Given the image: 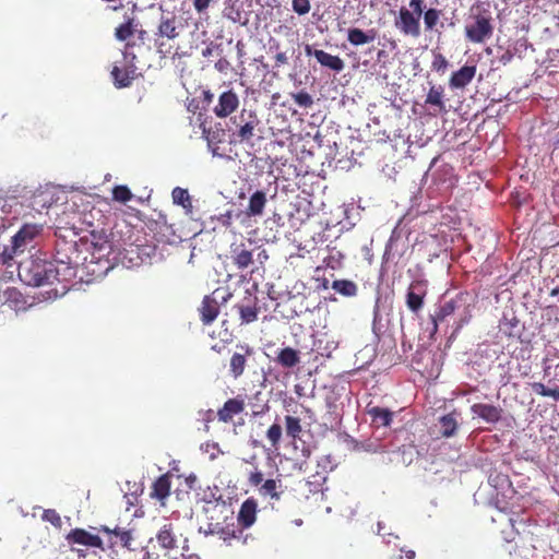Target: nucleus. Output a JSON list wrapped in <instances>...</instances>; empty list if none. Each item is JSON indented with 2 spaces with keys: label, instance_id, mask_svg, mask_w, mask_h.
Wrapping results in <instances>:
<instances>
[{
  "label": "nucleus",
  "instance_id": "1",
  "mask_svg": "<svg viewBox=\"0 0 559 559\" xmlns=\"http://www.w3.org/2000/svg\"><path fill=\"white\" fill-rule=\"evenodd\" d=\"M19 276L31 286L60 285V288L55 287L51 289L56 296L64 295L70 287L67 281L60 280L58 265L47 260L37 259L21 263Z\"/></svg>",
  "mask_w": 559,
  "mask_h": 559
},
{
  "label": "nucleus",
  "instance_id": "2",
  "mask_svg": "<svg viewBox=\"0 0 559 559\" xmlns=\"http://www.w3.org/2000/svg\"><path fill=\"white\" fill-rule=\"evenodd\" d=\"M473 304L467 293H459L453 298L444 300L430 319L433 324V332L438 331V325L453 318V334L459 333L461 329L468 324L473 318Z\"/></svg>",
  "mask_w": 559,
  "mask_h": 559
},
{
  "label": "nucleus",
  "instance_id": "3",
  "mask_svg": "<svg viewBox=\"0 0 559 559\" xmlns=\"http://www.w3.org/2000/svg\"><path fill=\"white\" fill-rule=\"evenodd\" d=\"M55 255L51 262L58 265L60 280L70 282L76 276V267L80 264V251L76 240H67L64 236L56 231Z\"/></svg>",
  "mask_w": 559,
  "mask_h": 559
},
{
  "label": "nucleus",
  "instance_id": "4",
  "mask_svg": "<svg viewBox=\"0 0 559 559\" xmlns=\"http://www.w3.org/2000/svg\"><path fill=\"white\" fill-rule=\"evenodd\" d=\"M197 503L201 504V510L209 521L221 519L233 520L230 504L222 495L217 496L216 491H198Z\"/></svg>",
  "mask_w": 559,
  "mask_h": 559
},
{
  "label": "nucleus",
  "instance_id": "5",
  "mask_svg": "<svg viewBox=\"0 0 559 559\" xmlns=\"http://www.w3.org/2000/svg\"><path fill=\"white\" fill-rule=\"evenodd\" d=\"M197 484V477L193 473L181 472L179 467H171L166 474L159 476L153 484L152 489H192Z\"/></svg>",
  "mask_w": 559,
  "mask_h": 559
},
{
  "label": "nucleus",
  "instance_id": "6",
  "mask_svg": "<svg viewBox=\"0 0 559 559\" xmlns=\"http://www.w3.org/2000/svg\"><path fill=\"white\" fill-rule=\"evenodd\" d=\"M493 33L491 17L486 14H477L474 22L465 26L466 38L475 44L484 43Z\"/></svg>",
  "mask_w": 559,
  "mask_h": 559
},
{
  "label": "nucleus",
  "instance_id": "7",
  "mask_svg": "<svg viewBox=\"0 0 559 559\" xmlns=\"http://www.w3.org/2000/svg\"><path fill=\"white\" fill-rule=\"evenodd\" d=\"M206 534L217 535L226 543L234 539L240 540L243 537V528L234 522L227 523V520H212L207 523Z\"/></svg>",
  "mask_w": 559,
  "mask_h": 559
},
{
  "label": "nucleus",
  "instance_id": "8",
  "mask_svg": "<svg viewBox=\"0 0 559 559\" xmlns=\"http://www.w3.org/2000/svg\"><path fill=\"white\" fill-rule=\"evenodd\" d=\"M237 132L236 136L241 143H249L254 136V130L259 126L260 120L254 111L243 109L239 116L234 118Z\"/></svg>",
  "mask_w": 559,
  "mask_h": 559
},
{
  "label": "nucleus",
  "instance_id": "9",
  "mask_svg": "<svg viewBox=\"0 0 559 559\" xmlns=\"http://www.w3.org/2000/svg\"><path fill=\"white\" fill-rule=\"evenodd\" d=\"M394 25L404 36L418 38L421 35L420 17L411 13V10L405 7H402L399 10V15L394 21Z\"/></svg>",
  "mask_w": 559,
  "mask_h": 559
},
{
  "label": "nucleus",
  "instance_id": "10",
  "mask_svg": "<svg viewBox=\"0 0 559 559\" xmlns=\"http://www.w3.org/2000/svg\"><path fill=\"white\" fill-rule=\"evenodd\" d=\"M43 231V226L38 224H25L12 237V248L10 257L23 253L26 246L29 245Z\"/></svg>",
  "mask_w": 559,
  "mask_h": 559
},
{
  "label": "nucleus",
  "instance_id": "11",
  "mask_svg": "<svg viewBox=\"0 0 559 559\" xmlns=\"http://www.w3.org/2000/svg\"><path fill=\"white\" fill-rule=\"evenodd\" d=\"M66 539L70 545H81L105 552L103 539L98 535L92 534L84 528L71 530L66 536Z\"/></svg>",
  "mask_w": 559,
  "mask_h": 559
},
{
  "label": "nucleus",
  "instance_id": "12",
  "mask_svg": "<svg viewBox=\"0 0 559 559\" xmlns=\"http://www.w3.org/2000/svg\"><path fill=\"white\" fill-rule=\"evenodd\" d=\"M239 103V97L235 91H225L218 96V102L213 108V112L217 118H226L237 110Z\"/></svg>",
  "mask_w": 559,
  "mask_h": 559
},
{
  "label": "nucleus",
  "instance_id": "13",
  "mask_svg": "<svg viewBox=\"0 0 559 559\" xmlns=\"http://www.w3.org/2000/svg\"><path fill=\"white\" fill-rule=\"evenodd\" d=\"M246 409V402L242 395L228 399L217 411V418L224 424L233 421L234 417L240 415Z\"/></svg>",
  "mask_w": 559,
  "mask_h": 559
},
{
  "label": "nucleus",
  "instance_id": "14",
  "mask_svg": "<svg viewBox=\"0 0 559 559\" xmlns=\"http://www.w3.org/2000/svg\"><path fill=\"white\" fill-rule=\"evenodd\" d=\"M238 347L241 352H235L229 361V374L234 379H238L243 374L247 366V358L254 353L253 348L247 344L239 345Z\"/></svg>",
  "mask_w": 559,
  "mask_h": 559
},
{
  "label": "nucleus",
  "instance_id": "15",
  "mask_svg": "<svg viewBox=\"0 0 559 559\" xmlns=\"http://www.w3.org/2000/svg\"><path fill=\"white\" fill-rule=\"evenodd\" d=\"M230 259L238 270L242 271L253 263V251L245 242L231 243Z\"/></svg>",
  "mask_w": 559,
  "mask_h": 559
},
{
  "label": "nucleus",
  "instance_id": "16",
  "mask_svg": "<svg viewBox=\"0 0 559 559\" xmlns=\"http://www.w3.org/2000/svg\"><path fill=\"white\" fill-rule=\"evenodd\" d=\"M426 294L423 282L416 281L409 285L406 294V305L412 312L417 313L423 308Z\"/></svg>",
  "mask_w": 559,
  "mask_h": 559
},
{
  "label": "nucleus",
  "instance_id": "17",
  "mask_svg": "<svg viewBox=\"0 0 559 559\" xmlns=\"http://www.w3.org/2000/svg\"><path fill=\"white\" fill-rule=\"evenodd\" d=\"M476 66L465 64L457 71H454L449 79V85L452 90L465 88L474 79L476 74Z\"/></svg>",
  "mask_w": 559,
  "mask_h": 559
},
{
  "label": "nucleus",
  "instance_id": "18",
  "mask_svg": "<svg viewBox=\"0 0 559 559\" xmlns=\"http://www.w3.org/2000/svg\"><path fill=\"white\" fill-rule=\"evenodd\" d=\"M258 503L253 498L245 500L238 513V524L245 530L253 525L257 520Z\"/></svg>",
  "mask_w": 559,
  "mask_h": 559
},
{
  "label": "nucleus",
  "instance_id": "19",
  "mask_svg": "<svg viewBox=\"0 0 559 559\" xmlns=\"http://www.w3.org/2000/svg\"><path fill=\"white\" fill-rule=\"evenodd\" d=\"M199 313L203 324H211L219 313V304L212 296H205L199 308Z\"/></svg>",
  "mask_w": 559,
  "mask_h": 559
},
{
  "label": "nucleus",
  "instance_id": "20",
  "mask_svg": "<svg viewBox=\"0 0 559 559\" xmlns=\"http://www.w3.org/2000/svg\"><path fill=\"white\" fill-rule=\"evenodd\" d=\"M367 414L370 416L371 425L374 427H389L393 420V412L388 408L367 405Z\"/></svg>",
  "mask_w": 559,
  "mask_h": 559
},
{
  "label": "nucleus",
  "instance_id": "21",
  "mask_svg": "<svg viewBox=\"0 0 559 559\" xmlns=\"http://www.w3.org/2000/svg\"><path fill=\"white\" fill-rule=\"evenodd\" d=\"M156 540L160 548L171 550L177 548V536L171 523L164 524L156 534Z\"/></svg>",
  "mask_w": 559,
  "mask_h": 559
},
{
  "label": "nucleus",
  "instance_id": "22",
  "mask_svg": "<svg viewBox=\"0 0 559 559\" xmlns=\"http://www.w3.org/2000/svg\"><path fill=\"white\" fill-rule=\"evenodd\" d=\"M471 411L490 424H496L501 419V409L495 405L477 403L471 407Z\"/></svg>",
  "mask_w": 559,
  "mask_h": 559
},
{
  "label": "nucleus",
  "instance_id": "23",
  "mask_svg": "<svg viewBox=\"0 0 559 559\" xmlns=\"http://www.w3.org/2000/svg\"><path fill=\"white\" fill-rule=\"evenodd\" d=\"M313 56L322 67L329 68L335 72H341L345 67L344 61L338 56L330 55L324 50L316 49Z\"/></svg>",
  "mask_w": 559,
  "mask_h": 559
},
{
  "label": "nucleus",
  "instance_id": "24",
  "mask_svg": "<svg viewBox=\"0 0 559 559\" xmlns=\"http://www.w3.org/2000/svg\"><path fill=\"white\" fill-rule=\"evenodd\" d=\"M266 194L263 191L257 190L249 199V203L246 210L248 216H260L263 214L266 204Z\"/></svg>",
  "mask_w": 559,
  "mask_h": 559
},
{
  "label": "nucleus",
  "instance_id": "25",
  "mask_svg": "<svg viewBox=\"0 0 559 559\" xmlns=\"http://www.w3.org/2000/svg\"><path fill=\"white\" fill-rule=\"evenodd\" d=\"M275 361L283 368H294L300 362V355L297 349L285 347L278 352Z\"/></svg>",
  "mask_w": 559,
  "mask_h": 559
},
{
  "label": "nucleus",
  "instance_id": "26",
  "mask_svg": "<svg viewBox=\"0 0 559 559\" xmlns=\"http://www.w3.org/2000/svg\"><path fill=\"white\" fill-rule=\"evenodd\" d=\"M376 35H377V33L373 28L369 29L367 32H364L360 28L354 27V28L348 29L347 40L353 46H361V45L369 44V43L373 41L376 38Z\"/></svg>",
  "mask_w": 559,
  "mask_h": 559
},
{
  "label": "nucleus",
  "instance_id": "27",
  "mask_svg": "<svg viewBox=\"0 0 559 559\" xmlns=\"http://www.w3.org/2000/svg\"><path fill=\"white\" fill-rule=\"evenodd\" d=\"M171 198L173 202L176 205L182 206L185 210V213L187 215H192L193 213V205H192V198L189 194L187 189L176 187L171 191Z\"/></svg>",
  "mask_w": 559,
  "mask_h": 559
},
{
  "label": "nucleus",
  "instance_id": "28",
  "mask_svg": "<svg viewBox=\"0 0 559 559\" xmlns=\"http://www.w3.org/2000/svg\"><path fill=\"white\" fill-rule=\"evenodd\" d=\"M439 424L442 437H453L459 428L457 414L455 412H451L441 416L439 418Z\"/></svg>",
  "mask_w": 559,
  "mask_h": 559
},
{
  "label": "nucleus",
  "instance_id": "29",
  "mask_svg": "<svg viewBox=\"0 0 559 559\" xmlns=\"http://www.w3.org/2000/svg\"><path fill=\"white\" fill-rule=\"evenodd\" d=\"M248 484L252 487H258L259 485H262L261 489H276L277 487L276 479H265L264 474L258 468H254V471L248 473Z\"/></svg>",
  "mask_w": 559,
  "mask_h": 559
},
{
  "label": "nucleus",
  "instance_id": "30",
  "mask_svg": "<svg viewBox=\"0 0 559 559\" xmlns=\"http://www.w3.org/2000/svg\"><path fill=\"white\" fill-rule=\"evenodd\" d=\"M2 299L4 304H8L14 310H20L24 308L26 304L22 293L15 287H8L2 293Z\"/></svg>",
  "mask_w": 559,
  "mask_h": 559
},
{
  "label": "nucleus",
  "instance_id": "31",
  "mask_svg": "<svg viewBox=\"0 0 559 559\" xmlns=\"http://www.w3.org/2000/svg\"><path fill=\"white\" fill-rule=\"evenodd\" d=\"M158 35L167 37L168 39H175L179 33L177 32V20L176 16H162Z\"/></svg>",
  "mask_w": 559,
  "mask_h": 559
},
{
  "label": "nucleus",
  "instance_id": "32",
  "mask_svg": "<svg viewBox=\"0 0 559 559\" xmlns=\"http://www.w3.org/2000/svg\"><path fill=\"white\" fill-rule=\"evenodd\" d=\"M133 71H129L128 69H120L115 66L111 70V76L114 79V84L117 88L128 87L132 84L133 81Z\"/></svg>",
  "mask_w": 559,
  "mask_h": 559
},
{
  "label": "nucleus",
  "instance_id": "33",
  "mask_svg": "<svg viewBox=\"0 0 559 559\" xmlns=\"http://www.w3.org/2000/svg\"><path fill=\"white\" fill-rule=\"evenodd\" d=\"M332 288L346 297H353L357 294V285L349 280H336L332 283Z\"/></svg>",
  "mask_w": 559,
  "mask_h": 559
},
{
  "label": "nucleus",
  "instance_id": "34",
  "mask_svg": "<svg viewBox=\"0 0 559 559\" xmlns=\"http://www.w3.org/2000/svg\"><path fill=\"white\" fill-rule=\"evenodd\" d=\"M443 93H444V88L441 86V85H433L430 87L428 94H427V97H426V100L425 103L427 105H431V106H436L438 107L440 110H443L444 109V103H443Z\"/></svg>",
  "mask_w": 559,
  "mask_h": 559
},
{
  "label": "nucleus",
  "instance_id": "35",
  "mask_svg": "<svg viewBox=\"0 0 559 559\" xmlns=\"http://www.w3.org/2000/svg\"><path fill=\"white\" fill-rule=\"evenodd\" d=\"M285 430L286 435L293 440L299 438L302 431L300 419L290 415L285 416Z\"/></svg>",
  "mask_w": 559,
  "mask_h": 559
},
{
  "label": "nucleus",
  "instance_id": "36",
  "mask_svg": "<svg viewBox=\"0 0 559 559\" xmlns=\"http://www.w3.org/2000/svg\"><path fill=\"white\" fill-rule=\"evenodd\" d=\"M134 34V19L129 17L124 23L116 27L115 36L118 40L124 41Z\"/></svg>",
  "mask_w": 559,
  "mask_h": 559
},
{
  "label": "nucleus",
  "instance_id": "37",
  "mask_svg": "<svg viewBox=\"0 0 559 559\" xmlns=\"http://www.w3.org/2000/svg\"><path fill=\"white\" fill-rule=\"evenodd\" d=\"M507 493H511L513 496L514 493H516V491H497L495 498L491 499L490 503L499 511H511L512 506L507 500Z\"/></svg>",
  "mask_w": 559,
  "mask_h": 559
},
{
  "label": "nucleus",
  "instance_id": "38",
  "mask_svg": "<svg viewBox=\"0 0 559 559\" xmlns=\"http://www.w3.org/2000/svg\"><path fill=\"white\" fill-rule=\"evenodd\" d=\"M102 531L105 532V533H108V534H114L116 537L119 538V542H120V544L123 547H127V548L130 547V544H131V540H132V534H131L130 531H127V530L121 528L119 526H116L114 530H110V528H108L106 526H103Z\"/></svg>",
  "mask_w": 559,
  "mask_h": 559
},
{
  "label": "nucleus",
  "instance_id": "39",
  "mask_svg": "<svg viewBox=\"0 0 559 559\" xmlns=\"http://www.w3.org/2000/svg\"><path fill=\"white\" fill-rule=\"evenodd\" d=\"M441 11L435 8L426 10L423 14L426 31H433L440 20Z\"/></svg>",
  "mask_w": 559,
  "mask_h": 559
},
{
  "label": "nucleus",
  "instance_id": "40",
  "mask_svg": "<svg viewBox=\"0 0 559 559\" xmlns=\"http://www.w3.org/2000/svg\"><path fill=\"white\" fill-rule=\"evenodd\" d=\"M238 310L242 323H251L258 319V308L255 306L240 305Z\"/></svg>",
  "mask_w": 559,
  "mask_h": 559
},
{
  "label": "nucleus",
  "instance_id": "41",
  "mask_svg": "<svg viewBox=\"0 0 559 559\" xmlns=\"http://www.w3.org/2000/svg\"><path fill=\"white\" fill-rule=\"evenodd\" d=\"M133 198L132 192L127 186H116L112 189V199L115 201L127 203Z\"/></svg>",
  "mask_w": 559,
  "mask_h": 559
},
{
  "label": "nucleus",
  "instance_id": "42",
  "mask_svg": "<svg viewBox=\"0 0 559 559\" xmlns=\"http://www.w3.org/2000/svg\"><path fill=\"white\" fill-rule=\"evenodd\" d=\"M532 390L540 396H551L559 400V389H548L542 382L532 383Z\"/></svg>",
  "mask_w": 559,
  "mask_h": 559
},
{
  "label": "nucleus",
  "instance_id": "43",
  "mask_svg": "<svg viewBox=\"0 0 559 559\" xmlns=\"http://www.w3.org/2000/svg\"><path fill=\"white\" fill-rule=\"evenodd\" d=\"M449 68V61L441 52H433L431 69L438 73L443 74Z\"/></svg>",
  "mask_w": 559,
  "mask_h": 559
},
{
  "label": "nucleus",
  "instance_id": "44",
  "mask_svg": "<svg viewBox=\"0 0 559 559\" xmlns=\"http://www.w3.org/2000/svg\"><path fill=\"white\" fill-rule=\"evenodd\" d=\"M266 438L273 448H277L282 438V426L273 424L266 431Z\"/></svg>",
  "mask_w": 559,
  "mask_h": 559
},
{
  "label": "nucleus",
  "instance_id": "45",
  "mask_svg": "<svg viewBox=\"0 0 559 559\" xmlns=\"http://www.w3.org/2000/svg\"><path fill=\"white\" fill-rule=\"evenodd\" d=\"M292 98L299 107L302 108H309L313 105L312 96L306 91L292 94Z\"/></svg>",
  "mask_w": 559,
  "mask_h": 559
},
{
  "label": "nucleus",
  "instance_id": "46",
  "mask_svg": "<svg viewBox=\"0 0 559 559\" xmlns=\"http://www.w3.org/2000/svg\"><path fill=\"white\" fill-rule=\"evenodd\" d=\"M41 519L51 523L55 527H61L62 521L58 512L53 509H46L43 512Z\"/></svg>",
  "mask_w": 559,
  "mask_h": 559
},
{
  "label": "nucleus",
  "instance_id": "47",
  "mask_svg": "<svg viewBox=\"0 0 559 559\" xmlns=\"http://www.w3.org/2000/svg\"><path fill=\"white\" fill-rule=\"evenodd\" d=\"M292 8L298 15H306L311 10L310 0H293Z\"/></svg>",
  "mask_w": 559,
  "mask_h": 559
},
{
  "label": "nucleus",
  "instance_id": "48",
  "mask_svg": "<svg viewBox=\"0 0 559 559\" xmlns=\"http://www.w3.org/2000/svg\"><path fill=\"white\" fill-rule=\"evenodd\" d=\"M218 0H192L193 9L198 14L206 13L211 4Z\"/></svg>",
  "mask_w": 559,
  "mask_h": 559
},
{
  "label": "nucleus",
  "instance_id": "49",
  "mask_svg": "<svg viewBox=\"0 0 559 559\" xmlns=\"http://www.w3.org/2000/svg\"><path fill=\"white\" fill-rule=\"evenodd\" d=\"M408 7L411 13L420 17L425 12V0H409Z\"/></svg>",
  "mask_w": 559,
  "mask_h": 559
},
{
  "label": "nucleus",
  "instance_id": "50",
  "mask_svg": "<svg viewBox=\"0 0 559 559\" xmlns=\"http://www.w3.org/2000/svg\"><path fill=\"white\" fill-rule=\"evenodd\" d=\"M288 63V57L286 55V52H277L275 55V68H280L284 64H287Z\"/></svg>",
  "mask_w": 559,
  "mask_h": 559
},
{
  "label": "nucleus",
  "instance_id": "51",
  "mask_svg": "<svg viewBox=\"0 0 559 559\" xmlns=\"http://www.w3.org/2000/svg\"><path fill=\"white\" fill-rule=\"evenodd\" d=\"M230 63L227 59L225 58H221L216 63H215V69L218 71V72H226L229 68Z\"/></svg>",
  "mask_w": 559,
  "mask_h": 559
},
{
  "label": "nucleus",
  "instance_id": "52",
  "mask_svg": "<svg viewBox=\"0 0 559 559\" xmlns=\"http://www.w3.org/2000/svg\"><path fill=\"white\" fill-rule=\"evenodd\" d=\"M170 495V491H151V497L157 499L162 502V506L165 504V499Z\"/></svg>",
  "mask_w": 559,
  "mask_h": 559
},
{
  "label": "nucleus",
  "instance_id": "53",
  "mask_svg": "<svg viewBox=\"0 0 559 559\" xmlns=\"http://www.w3.org/2000/svg\"><path fill=\"white\" fill-rule=\"evenodd\" d=\"M91 548H85V549H82V548H72L71 550L74 551L76 555H78V558L79 559H87L88 556H90V550Z\"/></svg>",
  "mask_w": 559,
  "mask_h": 559
},
{
  "label": "nucleus",
  "instance_id": "54",
  "mask_svg": "<svg viewBox=\"0 0 559 559\" xmlns=\"http://www.w3.org/2000/svg\"><path fill=\"white\" fill-rule=\"evenodd\" d=\"M214 95L210 91L203 92V100L207 104H211L213 102Z\"/></svg>",
  "mask_w": 559,
  "mask_h": 559
},
{
  "label": "nucleus",
  "instance_id": "55",
  "mask_svg": "<svg viewBox=\"0 0 559 559\" xmlns=\"http://www.w3.org/2000/svg\"><path fill=\"white\" fill-rule=\"evenodd\" d=\"M90 559H102V556L99 555V550L93 549L90 551Z\"/></svg>",
  "mask_w": 559,
  "mask_h": 559
},
{
  "label": "nucleus",
  "instance_id": "56",
  "mask_svg": "<svg viewBox=\"0 0 559 559\" xmlns=\"http://www.w3.org/2000/svg\"><path fill=\"white\" fill-rule=\"evenodd\" d=\"M223 348H224V345H222L219 343L212 345V349L216 353H221L223 350Z\"/></svg>",
  "mask_w": 559,
  "mask_h": 559
},
{
  "label": "nucleus",
  "instance_id": "57",
  "mask_svg": "<svg viewBox=\"0 0 559 559\" xmlns=\"http://www.w3.org/2000/svg\"><path fill=\"white\" fill-rule=\"evenodd\" d=\"M212 51H213L212 47H210V46H209V47H206L205 49H203V51H202V56H203V57H209V56H211V55H212Z\"/></svg>",
  "mask_w": 559,
  "mask_h": 559
},
{
  "label": "nucleus",
  "instance_id": "58",
  "mask_svg": "<svg viewBox=\"0 0 559 559\" xmlns=\"http://www.w3.org/2000/svg\"><path fill=\"white\" fill-rule=\"evenodd\" d=\"M314 50H316V49H312V47H311L310 45H307V46L305 47V52H306V55H307V56H313V51H314Z\"/></svg>",
  "mask_w": 559,
  "mask_h": 559
},
{
  "label": "nucleus",
  "instance_id": "59",
  "mask_svg": "<svg viewBox=\"0 0 559 559\" xmlns=\"http://www.w3.org/2000/svg\"><path fill=\"white\" fill-rule=\"evenodd\" d=\"M138 491H132L131 493H126L124 497L128 499V502H130V497L136 498Z\"/></svg>",
  "mask_w": 559,
  "mask_h": 559
},
{
  "label": "nucleus",
  "instance_id": "60",
  "mask_svg": "<svg viewBox=\"0 0 559 559\" xmlns=\"http://www.w3.org/2000/svg\"><path fill=\"white\" fill-rule=\"evenodd\" d=\"M183 559H200V557L198 555L191 554L188 556H183Z\"/></svg>",
  "mask_w": 559,
  "mask_h": 559
},
{
  "label": "nucleus",
  "instance_id": "61",
  "mask_svg": "<svg viewBox=\"0 0 559 559\" xmlns=\"http://www.w3.org/2000/svg\"><path fill=\"white\" fill-rule=\"evenodd\" d=\"M406 557H407L408 559H413V558L415 557V551H414V550H409V551H407V552H406Z\"/></svg>",
  "mask_w": 559,
  "mask_h": 559
},
{
  "label": "nucleus",
  "instance_id": "62",
  "mask_svg": "<svg viewBox=\"0 0 559 559\" xmlns=\"http://www.w3.org/2000/svg\"><path fill=\"white\" fill-rule=\"evenodd\" d=\"M558 294H559V287L554 288V289L551 290V293H550V295H551V296H556V295H558Z\"/></svg>",
  "mask_w": 559,
  "mask_h": 559
},
{
  "label": "nucleus",
  "instance_id": "63",
  "mask_svg": "<svg viewBox=\"0 0 559 559\" xmlns=\"http://www.w3.org/2000/svg\"><path fill=\"white\" fill-rule=\"evenodd\" d=\"M270 492L272 493V495H271V496H272V498H276V499H278V498H280V495H278V492H277V491H270Z\"/></svg>",
  "mask_w": 559,
  "mask_h": 559
},
{
  "label": "nucleus",
  "instance_id": "64",
  "mask_svg": "<svg viewBox=\"0 0 559 559\" xmlns=\"http://www.w3.org/2000/svg\"><path fill=\"white\" fill-rule=\"evenodd\" d=\"M302 452H304L305 456H309L310 455V450L309 449H304Z\"/></svg>",
  "mask_w": 559,
  "mask_h": 559
}]
</instances>
